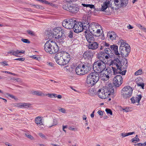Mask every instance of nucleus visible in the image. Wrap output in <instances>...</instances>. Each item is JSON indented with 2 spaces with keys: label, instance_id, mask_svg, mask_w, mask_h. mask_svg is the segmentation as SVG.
Instances as JSON below:
<instances>
[{
  "label": "nucleus",
  "instance_id": "1",
  "mask_svg": "<svg viewBox=\"0 0 146 146\" xmlns=\"http://www.w3.org/2000/svg\"><path fill=\"white\" fill-rule=\"evenodd\" d=\"M111 64L110 65H112V68L113 70L114 75L117 74H120L122 75H125L126 72V70H123L122 71V69L125 68L127 66V60L124 59L120 61L118 58H115L111 62Z\"/></svg>",
  "mask_w": 146,
  "mask_h": 146
},
{
  "label": "nucleus",
  "instance_id": "2",
  "mask_svg": "<svg viewBox=\"0 0 146 146\" xmlns=\"http://www.w3.org/2000/svg\"><path fill=\"white\" fill-rule=\"evenodd\" d=\"M54 58L57 64L61 66H64L70 60V56L66 52H60L56 54Z\"/></svg>",
  "mask_w": 146,
  "mask_h": 146
},
{
  "label": "nucleus",
  "instance_id": "3",
  "mask_svg": "<svg viewBox=\"0 0 146 146\" xmlns=\"http://www.w3.org/2000/svg\"><path fill=\"white\" fill-rule=\"evenodd\" d=\"M114 92L112 84H110L107 87L99 89L96 94L100 98L105 99L109 97L110 95H113Z\"/></svg>",
  "mask_w": 146,
  "mask_h": 146
},
{
  "label": "nucleus",
  "instance_id": "4",
  "mask_svg": "<svg viewBox=\"0 0 146 146\" xmlns=\"http://www.w3.org/2000/svg\"><path fill=\"white\" fill-rule=\"evenodd\" d=\"M47 35L49 39H59L61 38L62 39L65 37L64 31L60 27H57L52 30L48 31Z\"/></svg>",
  "mask_w": 146,
  "mask_h": 146
},
{
  "label": "nucleus",
  "instance_id": "5",
  "mask_svg": "<svg viewBox=\"0 0 146 146\" xmlns=\"http://www.w3.org/2000/svg\"><path fill=\"white\" fill-rule=\"evenodd\" d=\"M44 49L46 52L50 54H53L58 52L59 47L55 41L48 40L45 43Z\"/></svg>",
  "mask_w": 146,
  "mask_h": 146
},
{
  "label": "nucleus",
  "instance_id": "6",
  "mask_svg": "<svg viewBox=\"0 0 146 146\" xmlns=\"http://www.w3.org/2000/svg\"><path fill=\"white\" fill-rule=\"evenodd\" d=\"M102 27L98 23L93 22L90 24L88 33L90 32L94 35L97 36L96 34L100 35L101 34V30Z\"/></svg>",
  "mask_w": 146,
  "mask_h": 146
},
{
  "label": "nucleus",
  "instance_id": "7",
  "mask_svg": "<svg viewBox=\"0 0 146 146\" xmlns=\"http://www.w3.org/2000/svg\"><path fill=\"white\" fill-rule=\"evenodd\" d=\"M64 9L72 13H76L79 10V7L76 4H64L62 7Z\"/></svg>",
  "mask_w": 146,
  "mask_h": 146
},
{
  "label": "nucleus",
  "instance_id": "8",
  "mask_svg": "<svg viewBox=\"0 0 146 146\" xmlns=\"http://www.w3.org/2000/svg\"><path fill=\"white\" fill-rule=\"evenodd\" d=\"M107 63V62L97 61L94 63L93 69L95 70H97L98 73H101L106 69V64Z\"/></svg>",
  "mask_w": 146,
  "mask_h": 146
},
{
  "label": "nucleus",
  "instance_id": "9",
  "mask_svg": "<svg viewBox=\"0 0 146 146\" xmlns=\"http://www.w3.org/2000/svg\"><path fill=\"white\" fill-rule=\"evenodd\" d=\"M133 90L132 88L129 86L124 87L121 90L122 97L124 99L129 98L131 96Z\"/></svg>",
  "mask_w": 146,
  "mask_h": 146
},
{
  "label": "nucleus",
  "instance_id": "10",
  "mask_svg": "<svg viewBox=\"0 0 146 146\" xmlns=\"http://www.w3.org/2000/svg\"><path fill=\"white\" fill-rule=\"evenodd\" d=\"M90 70L89 67L84 65L81 66H78L75 70V72L77 74L82 75L87 73Z\"/></svg>",
  "mask_w": 146,
  "mask_h": 146
},
{
  "label": "nucleus",
  "instance_id": "11",
  "mask_svg": "<svg viewBox=\"0 0 146 146\" xmlns=\"http://www.w3.org/2000/svg\"><path fill=\"white\" fill-rule=\"evenodd\" d=\"M76 20L74 19H65L62 22L64 27L67 29H73Z\"/></svg>",
  "mask_w": 146,
  "mask_h": 146
},
{
  "label": "nucleus",
  "instance_id": "12",
  "mask_svg": "<svg viewBox=\"0 0 146 146\" xmlns=\"http://www.w3.org/2000/svg\"><path fill=\"white\" fill-rule=\"evenodd\" d=\"M113 66L112 65V66L111 67L106 68L104 70V72L103 74L102 79H103L104 80L106 81H107L109 79L110 77H111L112 75V73H113V70L112 68Z\"/></svg>",
  "mask_w": 146,
  "mask_h": 146
},
{
  "label": "nucleus",
  "instance_id": "13",
  "mask_svg": "<svg viewBox=\"0 0 146 146\" xmlns=\"http://www.w3.org/2000/svg\"><path fill=\"white\" fill-rule=\"evenodd\" d=\"M96 57L99 60V61L102 62H107L110 58L106 55L104 52L100 51L96 54Z\"/></svg>",
  "mask_w": 146,
  "mask_h": 146
},
{
  "label": "nucleus",
  "instance_id": "14",
  "mask_svg": "<svg viewBox=\"0 0 146 146\" xmlns=\"http://www.w3.org/2000/svg\"><path fill=\"white\" fill-rule=\"evenodd\" d=\"M123 82V79L121 75H117L114 77L113 84L116 87L119 86Z\"/></svg>",
  "mask_w": 146,
  "mask_h": 146
},
{
  "label": "nucleus",
  "instance_id": "15",
  "mask_svg": "<svg viewBox=\"0 0 146 146\" xmlns=\"http://www.w3.org/2000/svg\"><path fill=\"white\" fill-rule=\"evenodd\" d=\"M82 23L81 22L77 23L76 21L73 28L74 32L78 33L83 31Z\"/></svg>",
  "mask_w": 146,
  "mask_h": 146
},
{
  "label": "nucleus",
  "instance_id": "16",
  "mask_svg": "<svg viewBox=\"0 0 146 146\" xmlns=\"http://www.w3.org/2000/svg\"><path fill=\"white\" fill-rule=\"evenodd\" d=\"M130 49L129 47L119 48V54L123 57H127L129 53Z\"/></svg>",
  "mask_w": 146,
  "mask_h": 146
},
{
  "label": "nucleus",
  "instance_id": "17",
  "mask_svg": "<svg viewBox=\"0 0 146 146\" xmlns=\"http://www.w3.org/2000/svg\"><path fill=\"white\" fill-rule=\"evenodd\" d=\"M94 54V52L93 50H88L84 53L83 57L85 59H89L93 57Z\"/></svg>",
  "mask_w": 146,
  "mask_h": 146
},
{
  "label": "nucleus",
  "instance_id": "18",
  "mask_svg": "<svg viewBox=\"0 0 146 146\" xmlns=\"http://www.w3.org/2000/svg\"><path fill=\"white\" fill-rule=\"evenodd\" d=\"M142 98V96L141 94L137 95L131 98V103L134 104L135 103H137V105H139V103Z\"/></svg>",
  "mask_w": 146,
  "mask_h": 146
},
{
  "label": "nucleus",
  "instance_id": "19",
  "mask_svg": "<svg viewBox=\"0 0 146 146\" xmlns=\"http://www.w3.org/2000/svg\"><path fill=\"white\" fill-rule=\"evenodd\" d=\"M25 51L23 50L19 51L18 50H17L16 51L13 50H11L7 52L8 54H11L13 56H19V55H21V54L24 53Z\"/></svg>",
  "mask_w": 146,
  "mask_h": 146
},
{
  "label": "nucleus",
  "instance_id": "20",
  "mask_svg": "<svg viewBox=\"0 0 146 146\" xmlns=\"http://www.w3.org/2000/svg\"><path fill=\"white\" fill-rule=\"evenodd\" d=\"M88 75L89 76H90L91 78H92L96 83L98 82L99 79V74L98 72H92Z\"/></svg>",
  "mask_w": 146,
  "mask_h": 146
},
{
  "label": "nucleus",
  "instance_id": "21",
  "mask_svg": "<svg viewBox=\"0 0 146 146\" xmlns=\"http://www.w3.org/2000/svg\"><path fill=\"white\" fill-rule=\"evenodd\" d=\"M58 119L56 118H54L52 120L49 121L47 124L49 127H51L54 126L58 124Z\"/></svg>",
  "mask_w": 146,
  "mask_h": 146
},
{
  "label": "nucleus",
  "instance_id": "22",
  "mask_svg": "<svg viewBox=\"0 0 146 146\" xmlns=\"http://www.w3.org/2000/svg\"><path fill=\"white\" fill-rule=\"evenodd\" d=\"M36 124L39 127L43 125L44 121L43 117L40 116H38L36 117L35 120Z\"/></svg>",
  "mask_w": 146,
  "mask_h": 146
},
{
  "label": "nucleus",
  "instance_id": "23",
  "mask_svg": "<svg viewBox=\"0 0 146 146\" xmlns=\"http://www.w3.org/2000/svg\"><path fill=\"white\" fill-rule=\"evenodd\" d=\"M86 83L89 86H92L96 83L92 78L89 75L87 76Z\"/></svg>",
  "mask_w": 146,
  "mask_h": 146
},
{
  "label": "nucleus",
  "instance_id": "24",
  "mask_svg": "<svg viewBox=\"0 0 146 146\" xmlns=\"http://www.w3.org/2000/svg\"><path fill=\"white\" fill-rule=\"evenodd\" d=\"M85 36L87 41L89 43H92L95 40L93 36L89 33H85Z\"/></svg>",
  "mask_w": 146,
  "mask_h": 146
},
{
  "label": "nucleus",
  "instance_id": "25",
  "mask_svg": "<svg viewBox=\"0 0 146 146\" xmlns=\"http://www.w3.org/2000/svg\"><path fill=\"white\" fill-rule=\"evenodd\" d=\"M88 46L89 49L94 50L98 48L99 44L97 42L94 41L92 43H90Z\"/></svg>",
  "mask_w": 146,
  "mask_h": 146
},
{
  "label": "nucleus",
  "instance_id": "26",
  "mask_svg": "<svg viewBox=\"0 0 146 146\" xmlns=\"http://www.w3.org/2000/svg\"><path fill=\"white\" fill-rule=\"evenodd\" d=\"M118 45H120L119 48L121 47V48L129 47V45L127 44L125 41L123 40H120L118 42Z\"/></svg>",
  "mask_w": 146,
  "mask_h": 146
},
{
  "label": "nucleus",
  "instance_id": "27",
  "mask_svg": "<svg viewBox=\"0 0 146 146\" xmlns=\"http://www.w3.org/2000/svg\"><path fill=\"white\" fill-rule=\"evenodd\" d=\"M111 49L113 50L114 53L116 55L119 56V53L118 50V46L115 45H111L110 46Z\"/></svg>",
  "mask_w": 146,
  "mask_h": 146
},
{
  "label": "nucleus",
  "instance_id": "28",
  "mask_svg": "<svg viewBox=\"0 0 146 146\" xmlns=\"http://www.w3.org/2000/svg\"><path fill=\"white\" fill-rule=\"evenodd\" d=\"M108 36L111 40H112L115 39L117 37L116 34L113 31L108 33Z\"/></svg>",
  "mask_w": 146,
  "mask_h": 146
},
{
  "label": "nucleus",
  "instance_id": "29",
  "mask_svg": "<svg viewBox=\"0 0 146 146\" xmlns=\"http://www.w3.org/2000/svg\"><path fill=\"white\" fill-rule=\"evenodd\" d=\"M109 4V1H108L104 2L103 4L102 5V7L100 8L101 11H104L108 7V6Z\"/></svg>",
  "mask_w": 146,
  "mask_h": 146
},
{
  "label": "nucleus",
  "instance_id": "30",
  "mask_svg": "<svg viewBox=\"0 0 146 146\" xmlns=\"http://www.w3.org/2000/svg\"><path fill=\"white\" fill-rule=\"evenodd\" d=\"M31 93L33 94L36 95L41 96H45L44 94L41 91L33 90L31 91Z\"/></svg>",
  "mask_w": 146,
  "mask_h": 146
},
{
  "label": "nucleus",
  "instance_id": "31",
  "mask_svg": "<svg viewBox=\"0 0 146 146\" xmlns=\"http://www.w3.org/2000/svg\"><path fill=\"white\" fill-rule=\"evenodd\" d=\"M82 28L83 29V31L84 30H85V33H88V30L90 26V25L89 24H82Z\"/></svg>",
  "mask_w": 146,
  "mask_h": 146
},
{
  "label": "nucleus",
  "instance_id": "32",
  "mask_svg": "<svg viewBox=\"0 0 146 146\" xmlns=\"http://www.w3.org/2000/svg\"><path fill=\"white\" fill-rule=\"evenodd\" d=\"M104 53L106 55L108 56L110 58V54L111 53V49L108 48H106L104 50Z\"/></svg>",
  "mask_w": 146,
  "mask_h": 146
},
{
  "label": "nucleus",
  "instance_id": "33",
  "mask_svg": "<svg viewBox=\"0 0 146 146\" xmlns=\"http://www.w3.org/2000/svg\"><path fill=\"white\" fill-rule=\"evenodd\" d=\"M135 133L134 132H130L128 133H121V135L123 137H124L129 135H132L135 134Z\"/></svg>",
  "mask_w": 146,
  "mask_h": 146
},
{
  "label": "nucleus",
  "instance_id": "34",
  "mask_svg": "<svg viewBox=\"0 0 146 146\" xmlns=\"http://www.w3.org/2000/svg\"><path fill=\"white\" fill-rule=\"evenodd\" d=\"M120 6L121 7L125 6L128 3V0H120Z\"/></svg>",
  "mask_w": 146,
  "mask_h": 146
},
{
  "label": "nucleus",
  "instance_id": "35",
  "mask_svg": "<svg viewBox=\"0 0 146 146\" xmlns=\"http://www.w3.org/2000/svg\"><path fill=\"white\" fill-rule=\"evenodd\" d=\"M121 2L120 0H114V4L116 6H118L119 7H121V6H120Z\"/></svg>",
  "mask_w": 146,
  "mask_h": 146
},
{
  "label": "nucleus",
  "instance_id": "36",
  "mask_svg": "<svg viewBox=\"0 0 146 146\" xmlns=\"http://www.w3.org/2000/svg\"><path fill=\"white\" fill-rule=\"evenodd\" d=\"M71 69V68H70L69 66H67L64 67L63 68V70L67 72H70Z\"/></svg>",
  "mask_w": 146,
  "mask_h": 146
},
{
  "label": "nucleus",
  "instance_id": "37",
  "mask_svg": "<svg viewBox=\"0 0 146 146\" xmlns=\"http://www.w3.org/2000/svg\"><path fill=\"white\" fill-rule=\"evenodd\" d=\"M137 135H136L135 136V137L132 139V142L136 143L139 141V139L138 138H137Z\"/></svg>",
  "mask_w": 146,
  "mask_h": 146
},
{
  "label": "nucleus",
  "instance_id": "38",
  "mask_svg": "<svg viewBox=\"0 0 146 146\" xmlns=\"http://www.w3.org/2000/svg\"><path fill=\"white\" fill-rule=\"evenodd\" d=\"M143 73L142 70L139 69L135 73V75L136 76L141 75Z\"/></svg>",
  "mask_w": 146,
  "mask_h": 146
},
{
  "label": "nucleus",
  "instance_id": "39",
  "mask_svg": "<svg viewBox=\"0 0 146 146\" xmlns=\"http://www.w3.org/2000/svg\"><path fill=\"white\" fill-rule=\"evenodd\" d=\"M76 1L77 0H66L64 4H74L73 3Z\"/></svg>",
  "mask_w": 146,
  "mask_h": 146
},
{
  "label": "nucleus",
  "instance_id": "40",
  "mask_svg": "<svg viewBox=\"0 0 146 146\" xmlns=\"http://www.w3.org/2000/svg\"><path fill=\"white\" fill-rule=\"evenodd\" d=\"M25 135L27 137L30 139L31 140H33L34 139L33 137L29 133H26L25 134Z\"/></svg>",
  "mask_w": 146,
  "mask_h": 146
},
{
  "label": "nucleus",
  "instance_id": "41",
  "mask_svg": "<svg viewBox=\"0 0 146 146\" xmlns=\"http://www.w3.org/2000/svg\"><path fill=\"white\" fill-rule=\"evenodd\" d=\"M58 110L59 111L63 113H66V110L64 108H59L58 109Z\"/></svg>",
  "mask_w": 146,
  "mask_h": 146
},
{
  "label": "nucleus",
  "instance_id": "42",
  "mask_svg": "<svg viewBox=\"0 0 146 146\" xmlns=\"http://www.w3.org/2000/svg\"><path fill=\"white\" fill-rule=\"evenodd\" d=\"M28 33L31 36H35V33L33 31L28 30L27 31Z\"/></svg>",
  "mask_w": 146,
  "mask_h": 146
},
{
  "label": "nucleus",
  "instance_id": "43",
  "mask_svg": "<svg viewBox=\"0 0 146 146\" xmlns=\"http://www.w3.org/2000/svg\"><path fill=\"white\" fill-rule=\"evenodd\" d=\"M31 104L28 103H23V108H27L30 107Z\"/></svg>",
  "mask_w": 146,
  "mask_h": 146
},
{
  "label": "nucleus",
  "instance_id": "44",
  "mask_svg": "<svg viewBox=\"0 0 146 146\" xmlns=\"http://www.w3.org/2000/svg\"><path fill=\"white\" fill-rule=\"evenodd\" d=\"M16 106L20 108H23V103H19L16 104Z\"/></svg>",
  "mask_w": 146,
  "mask_h": 146
},
{
  "label": "nucleus",
  "instance_id": "45",
  "mask_svg": "<svg viewBox=\"0 0 146 146\" xmlns=\"http://www.w3.org/2000/svg\"><path fill=\"white\" fill-rule=\"evenodd\" d=\"M32 6L35 7V8L37 9H42L43 7L41 5H33Z\"/></svg>",
  "mask_w": 146,
  "mask_h": 146
},
{
  "label": "nucleus",
  "instance_id": "46",
  "mask_svg": "<svg viewBox=\"0 0 146 146\" xmlns=\"http://www.w3.org/2000/svg\"><path fill=\"white\" fill-rule=\"evenodd\" d=\"M106 111L107 113L109 114L110 115H112V112L111 110L107 108L106 109Z\"/></svg>",
  "mask_w": 146,
  "mask_h": 146
},
{
  "label": "nucleus",
  "instance_id": "47",
  "mask_svg": "<svg viewBox=\"0 0 146 146\" xmlns=\"http://www.w3.org/2000/svg\"><path fill=\"white\" fill-rule=\"evenodd\" d=\"M21 40L23 42L25 43H29L30 42V41L27 39L22 38Z\"/></svg>",
  "mask_w": 146,
  "mask_h": 146
},
{
  "label": "nucleus",
  "instance_id": "48",
  "mask_svg": "<svg viewBox=\"0 0 146 146\" xmlns=\"http://www.w3.org/2000/svg\"><path fill=\"white\" fill-rule=\"evenodd\" d=\"M68 36L70 38H71L73 37V32L70 31L69 32L68 34Z\"/></svg>",
  "mask_w": 146,
  "mask_h": 146
},
{
  "label": "nucleus",
  "instance_id": "49",
  "mask_svg": "<svg viewBox=\"0 0 146 146\" xmlns=\"http://www.w3.org/2000/svg\"><path fill=\"white\" fill-rule=\"evenodd\" d=\"M0 63L1 65H3L4 66L8 65V64H7V62L5 61H4L2 62H0Z\"/></svg>",
  "mask_w": 146,
  "mask_h": 146
},
{
  "label": "nucleus",
  "instance_id": "50",
  "mask_svg": "<svg viewBox=\"0 0 146 146\" xmlns=\"http://www.w3.org/2000/svg\"><path fill=\"white\" fill-rule=\"evenodd\" d=\"M15 60H18L21 61H23L25 60V58H19L15 59Z\"/></svg>",
  "mask_w": 146,
  "mask_h": 146
},
{
  "label": "nucleus",
  "instance_id": "51",
  "mask_svg": "<svg viewBox=\"0 0 146 146\" xmlns=\"http://www.w3.org/2000/svg\"><path fill=\"white\" fill-rule=\"evenodd\" d=\"M137 84L138 86H140L141 87L142 89H144V84H143V83L139 84L138 83H137Z\"/></svg>",
  "mask_w": 146,
  "mask_h": 146
},
{
  "label": "nucleus",
  "instance_id": "52",
  "mask_svg": "<svg viewBox=\"0 0 146 146\" xmlns=\"http://www.w3.org/2000/svg\"><path fill=\"white\" fill-rule=\"evenodd\" d=\"M39 1L46 4L47 3H48V1L46 0H40Z\"/></svg>",
  "mask_w": 146,
  "mask_h": 146
},
{
  "label": "nucleus",
  "instance_id": "53",
  "mask_svg": "<svg viewBox=\"0 0 146 146\" xmlns=\"http://www.w3.org/2000/svg\"><path fill=\"white\" fill-rule=\"evenodd\" d=\"M82 23V24L87 23V24H89V23L88 22V20H87L86 19L83 21Z\"/></svg>",
  "mask_w": 146,
  "mask_h": 146
},
{
  "label": "nucleus",
  "instance_id": "54",
  "mask_svg": "<svg viewBox=\"0 0 146 146\" xmlns=\"http://www.w3.org/2000/svg\"><path fill=\"white\" fill-rule=\"evenodd\" d=\"M39 135L42 138H45V136L41 133H39Z\"/></svg>",
  "mask_w": 146,
  "mask_h": 146
},
{
  "label": "nucleus",
  "instance_id": "55",
  "mask_svg": "<svg viewBox=\"0 0 146 146\" xmlns=\"http://www.w3.org/2000/svg\"><path fill=\"white\" fill-rule=\"evenodd\" d=\"M94 12H96V11H101V10H100L101 9L100 8H96L95 7V8H94Z\"/></svg>",
  "mask_w": 146,
  "mask_h": 146
},
{
  "label": "nucleus",
  "instance_id": "56",
  "mask_svg": "<svg viewBox=\"0 0 146 146\" xmlns=\"http://www.w3.org/2000/svg\"><path fill=\"white\" fill-rule=\"evenodd\" d=\"M88 7L90 8H95V6L94 5L89 4Z\"/></svg>",
  "mask_w": 146,
  "mask_h": 146
},
{
  "label": "nucleus",
  "instance_id": "57",
  "mask_svg": "<svg viewBox=\"0 0 146 146\" xmlns=\"http://www.w3.org/2000/svg\"><path fill=\"white\" fill-rule=\"evenodd\" d=\"M46 96H48L50 98H53V94H46Z\"/></svg>",
  "mask_w": 146,
  "mask_h": 146
},
{
  "label": "nucleus",
  "instance_id": "58",
  "mask_svg": "<svg viewBox=\"0 0 146 146\" xmlns=\"http://www.w3.org/2000/svg\"><path fill=\"white\" fill-rule=\"evenodd\" d=\"M103 45L105 46L106 47H109L110 46V44H109L106 42H104Z\"/></svg>",
  "mask_w": 146,
  "mask_h": 146
},
{
  "label": "nucleus",
  "instance_id": "59",
  "mask_svg": "<svg viewBox=\"0 0 146 146\" xmlns=\"http://www.w3.org/2000/svg\"><path fill=\"white\" fill-rule=\"evenodd\" d=\"M7 95L9 97H10L11 98H15V97L14 96H13V95H11L9 94H7Z\"/></svg>",
  "mask_w": 146,
  "mask_h": 146
},
{
  "label": "nucleus",
  "instance_id": "60",
  "mask_svg": "<svg viewBox=\"0 0 146 146\" xmlns=\"http://www.w3.org/2000/svg\"><path fill=\"white\" fill-rule=\"evenodd\" d=\"M98 113L100 115H103V112L99 110L98 112Z\"/></svg>",
  "mask_w": 146,
  "mask_h": 146
},
{
  "label": "nucleus",
  "instance_id": "61",
  "mask_svg": "<svg viewBox=\"0 0 146 146\" xmlns=\"http://www.w3.org/2000/svg\"><path fill=\"white\" fill-rule=\"evenodd\" d=\"M46 4H48L52 6H55V5L53 4L52 3H50L48 1V3H47Z\"/></svg>",
  "mask_w": 146,
  "mask_h": 146
},
{
  "label": "nucleus",
  "instance_id": "62",
  "mask_svg": "<svg viewBox=\"0 0 146 146\" xmlns=\"http://www.w3.org/2000/svg\"><path fill=\"white\" fill-rule=\"evenodd\" d=\"M69 129H70V130H72V131H75V130L76 131L77 130V129H76L72 127H69Z\"/></svg>",
  "mask_w": 146,
  "mask_h": 146
},
{
  "label": "nucleus",
  "instance_id": "63",
  "mask_svg": "<svg viewBox=\"0 0 146 146\" xmlns=\"http://www.w3.org/2000/svg\"><path fill=\"white\" fill-rule=\"evenodd\" d=\"M127 27L129 29H131L133 28V27L130 25L127 26Z\"/></svg>",
  "mask_w": 146,
  "mask_h": 146
},
{
  "label": "nucleus",
  "instance_id": "64",
  "mask_svg": "<svg viewBox=\"0 0 146 146\" xmlns=\"http://www.w3.org/2000/svg\"><path fill=\"white\" fill-rule=\"evenodd\" d=\"M48 65L50 66H51L52 67L54 65V64L50 62H49L48 63Z\"/></svg>",
  "mask_w": 146,
  "mask_h": 146
}]
</instances>
